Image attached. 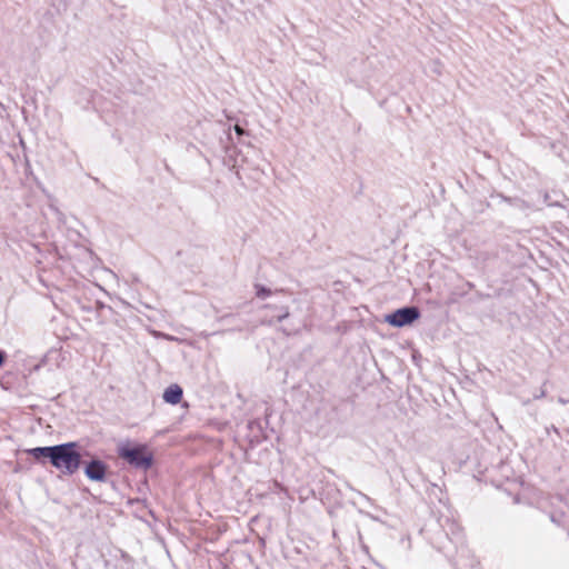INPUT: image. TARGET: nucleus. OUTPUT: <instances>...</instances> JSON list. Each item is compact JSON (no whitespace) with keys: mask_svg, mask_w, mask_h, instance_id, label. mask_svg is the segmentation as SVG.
Returning <instances> with one entry per match:
<instances>
[{"mask_svg":"<svg viewBox=\"0 0 569 569\" xmlns=\"http://www.w3.org/2000/svg\"><path fill=\"white\" fill-rule=\"evenodd\" d=\"M76 442L54 446L51 463L66 475H73L80 467L81 456L76 450Z\"/></svg>","mask_w":569,"mask_h":569,"instance_id":"obj_1","label":"nucleus"},{"mask_svg":"<svg viewBox=\"0 0 569 569\" xmlns=\"http://www.w3.org/2000/svg\"><path fill=\"white\" fill-rule=\"evenodd\" d=\"M117 451L121 459L134 468L147 470L152 465L153 457L146 445L123 442L118 446Z\"/></svg>","mask_w":569,"mask_h":569,"instance_id":"obj_2","label":"nucleus"},{"mask_svg":"<svg viewBox=\"0 0 569 569\" xmlns=\"http://www.w3.org/2000/svg\"><path fill=\"white\" fill-rule=\"evenodd\" d=\"M420 316L418 308L416 307H406L396 310L395 312L387 315L385 321L393 327H405L407 325L412 323Z\"/></svg>","mask_w":569,"mask_h":569,"instance_id":"obj_3","label":"nucleus"},{"mask_svg":"<svg viewBox=\"0 0 569 569\" xmlns=\"http://www.w3.org/2000/svg\"><path fill=\"white\" fill-rule=\"evenodd\" d=\"M107 465L98 459L90 461L84 468V475L92 481L102 482L106 480Z\"/></svg>","mask_w":569,"mask_h":569,"instance_id":"obj_4","label":"nucleus"},{"mask_svg":"<svg viewBox=\"0 0 569 569\" xmlns=\"http://www.w3.org/2000/svg\"><path fill=\"white\" fill-rule=\"evenodd\" d=\"M163 400L170 405H177L182 399V389L178 385L169 386L163 392Z\"/></svg>","mask_w":569,"mask_h":569,"instance_id":"obj_5","label":"nucleus"},{"mask_svg":"<svg viewBox=\"0 0 569 569\" xmlns=\"http://www.w3.org/2000/svg\"><path fill=\"white\" fill-rule=\"evenodd\" d=\"M53 451H54V446L37 447V448L28 449L27 453H29L30 456H32L36 459L48 458L51 460V457L53 456Z\"/></svg>","mask_w":569,"mask_h":569,"instance_id":"obj_6","label":"nucleus"},{"mask_svg":"<svg viewBox=\"0 0 569 569\" xmlns=\"http://www.w3.org/2000/svg\"><path fill=\"white\" fill-rule=\"evenodd\" d=\"M256 288H257V296L259 298L264 299V298H267V297H269L271 295L270 289H267V288H264L262 286H257Z\"/></svg>","mask_w":569,"mask_h":569,"instance_id":"obj_7","label":"nucleus"},{"mask_svg":"<svg viewBox=\"0 0 569 569\" xmlns=\"http://www.w3.org/2000/svg\"><path fill=\"white\" fill-rule=\"evenodd\" d=\"M234 131L237 134L242 136L246 133V131L238 124L234 126Z\"/></svg>","mask_w":569,"mask_h":569,"instance_id":"obj_8","label":"nucleus"},{"mask_svg":"<svg viewBox=\"0 0 569 569\" xmlns=\"http://www.w3.org/2000/svg\"><path fill=\"white\" fill-rule=\"evenodd\" d=\"M4 362V353L2 351H0V367L3 365Z\"/></svg>","mask_w":569,"mask_h":569,"instance_id":"obj_9","label":"nucleus"},{"mask_svg":"<svg viewBox=\"0 0 569 569\" xmlns=\"http://www.w3.org/2000/svg\"><path fill=\"white\" fill-rule=\"evenodd\" d=\"M288 316H289V312L286 311L281 317H279V320H282V319L287 318Z\"/></svg>","mask_w":569,"mask_h":569,"instance_id":"obj_10","label":"nucleus"}]
</instances>
